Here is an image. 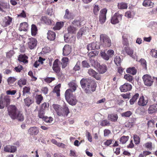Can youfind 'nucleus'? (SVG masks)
<instances>
[{
	"mask_svg": "<svg viewBox=\"0 0 157 157\" xmlns=\"http://www.w3.org/2000/svg\"><path fill=\"white\" fill-rule=\"evenodd\" d=\"M10 99L9 96L6 95L4 97L0 98V109H3L5 105L7 107L8 114L12 120H17L19 121H22L24 116L22 112L15 105H9Z\"/></svg>",
	"mask_w": 157,
	"mask_h": 157,
	"instance_id": "1",
	"label": "nucleus"
},
{
	"mask_svg": "<svg viewBox=\"0 0 157 157\" xmlns=\"http://www.w3.org/2000/svg\"><path fill=\"white\" fill-rule=\"evenodd\" d=\"M82 88H85V92L86 93H91L96 90V84L91 79L88 78H82L80 82Z\"/></svg>",
	"mask_w": 157,
	"mask_h": 157,
	"instance_id": "2",
	"label": "nucleus"
},
{
	"mask_svg": "<svg viewBox=\"0 0 157 157\" xmlns=\"http://www.w3.org/2000/svg\"><path fill=\"white\" fill-rule=\"evenodd\" d=\"M100 45L103 48L110 47L112 44V41L109 37L105 34H101L100 36Z\"/></svg>",
	"mask_w": 157,
	"mask_h": 157,
	"instance_id": "3",
	"label": "nucleus"
},
{
	"mask_svg": "<svg viewBox=\"0 0 157 157\" xmlns=\"http://www.w3.org/2000/svg\"><path fill=\"white\" fill-rule=\"evenodd\" d=\"M65 96L67 101L70 105H73L76 104L77 100L76 97L73 94L71 89H68L66 91Z\"/></svg>",
	"mask_w": 157,
	"mask_h": 157,
	"instance_id": "4",
	"label": "nucleus"
},
{
	"mask_svg": "<svg viewBox=\"0 0 157 157\" xmlns=\"http://www.w3.org/2000/svg\"><path fill=\"white\" fill-rule=\"evenodd\" d=\"M144 83L145 85L147 86H151L153 82V78L150 75L146 74L142 77Z\"/></svg>",
	"mask_w": 157,
	"mask_h": 157,
	"instance_id": "5",
	"label": "nucleus"
},
{
	"mask_svg": "<svg viewBox=\"0 0 157 157\" xmlns=\"http://www.w3.org/2000/svg\"><path fill=\"white\" fill-rule=\"evenodd\" d=\"M107 10L106 8L102 9L101 10L99 15V21L101 24L104 23L106 20V14Z\"/></svg>",
	"mask_w": 157,
	"mask_h": 157,
	"instance_id": "6",
	"label": "nucleus"
},
{
	"mask_svg": "<svg viewBox=\"0 0 157 157\" xmlns=\"http://www.w3.org/2000/svg\"><path fill=\"white\" fill-rule=\"evenodd\" d=\"M122 15L118 13H116L111 17V23L113 24H116L118 23L120 20H121Z\"/></svg>",
	"mask_w": 157,
	"mask_h": 157,
	"instance_id": "7",
	"label": "nucleus"
},
{
	"mask_svg": "<svg viewBox=\"0 0 157 157\" xmlns=\"http://www.w3.org/2000/svg\"><path fill=\"white\" fill-rule=\"evenodd\" d=\"M37 41L35 38L31 37L28 39V47L30 49H34L36 46Z\"/></svg>",
	"mask_w": 157,
	"mask_h": 157,
	"instance_id": "8",
	"label": "nucleus"
},
{
	"mask_svg": "<svg viewBox=\"0 0 157 157\" xmlns=\"http://www.w3.org/2000/svg\"><path fill=\"white\" fill-rule=\"evenodd\" d=\"M59 61L58 59L55 60L53 62L52 68L53 71L56 73H58L60 71V67L59 66Z\"/></svg>",
	"mask_w": 157,
	"mask_h": 157,
	"instance_id": "9",
	"label": "nucleus"
},
{
	"mask_svg": "<svg viewBox=\"0 0 157 157\" xmlns=\"http://www.w3.org/2000/svg\"><path fill=\"white\" fill-rule=\"evenodd\" d=\"M148 102V98L144 97L143 95L140 97L138 102V104L140 106H144L147 105Z\"/></svg>",
	"mask_w": 157,
	"mask_h": 157,
	"instance_id": "10",
	"label": "nucleus"
},
{
	"mask_svg": "<svg viewBox=\"0 0 157 157\" xmlns=\"http://www.w3.org/2000/svg\"><path fill=\"white\" fill-rule=\"evenodd\" d=\"M88 73L90 76L95 78L97 80H100L101 79L99 74L92 69H89L88 70Z\"/></svg>",
	"mask_w": 157,
	"mask_h": 157,
	"instance_id": "11",
	"label": "nucleus"
},
{
	"mask_svg": "<svg viewBox=\"0 0 157 157\" xmlns=\"http://www.w3.org/2000/svg\"><path fill=\"white\" fill-rule=\"evenodd\" d=\"M86 48L89 51L90 50L98 49L100 48V47L98 43L96 42L87 45Z\"/></svg>",
	"mask_w": 157,
	"mask_h": 157,
	"instance_id": "12",
	"label": "nucleus"
},
{
	"mask_svg": "<svg viewBox=\"0 0 157 157\" xmlns=\"http://www.w3.org/2000/svg\"><path fill=\"white\" fill-rule=\"evenodd\" d=\"M12 20V18L9 16L5 17L2 23V25L4 27L8 26L11 23Z\"/></svg>",
	"mask_w": 157,
	"mask_h": 157,
	"instance_id": "13",
	"label": "nucleus"
},
{
	"mask_svg": "<svg viewBox=\"0 0 157 157\" xmlns=\"http://www.w3.org/2000/svg\"><path fill=\"white\" fill-rule=\"evenodd\" d=\"M28 132L30 135H36L39 132V130L37 127H32L29 129Z\"/></svg>",
	"mask_w": 157,
	"mask_h": 157,
	"instance_id": "14",
	"label": "nucleus"
},
{
	"mask_svg": "<svg viewBox=\"0 0 157 157\" xmlns=\"http://www.w3.org/2000/svg\"><path fill=\"white\" fill-rule=\"evenodd\" d=\"M17 147L16 146L10 145H7L4 147V151L7 152L14 153L17 151Z\"/></svg>",
	"mask_w": 157,
	"mask_h": 157,
	"instance_id": "15",
	"label": "nucleus"
},
{
	"mask_svg": "<svg viewBox=\"0 0 157 157\" xmlns=\"http://www.w3.org/2000/svg\"><path fill=\"white\" fill-rule=\"evenodd\" d=\"M71 51V48L68 44H66L63 48V55L67 56L69 55Z\"/></svg>",
	"mask_w": 157,
	"mask_h": 157,
	"instance_id": "16",
	"label": "nucleus"
},
{
	"mask_svg": "<svg viewBox=\"0 0 157 157\" xmlns=\"http://www.w3.org/2000/svg\"><path fill=\"white\" fill-rule=\"evenodd\" d=\"M40 20L42 23H44L47 25H51L52 24L53 21L51 19H49L48 17L46 16H42Z\"/></svg>",
	"mask_w": 157,
	"mask_h": 157,
	"instance_id": "17",
	"label": "nucleus"
},
{
	"mask_svg": "<svg viewBox=\"0 0 157 157\" xmlns=\"http://www.w3.org/2000/svg\"><path fill=\"white\" fill-rule=\"evenodd\" d=\"M53 108L57 113V114L59 116H64V113L63 108L60 107V106L56 105L53 106Z\"/></svg>",
	"mask_w": 157,
	"mask_h": 157,
	"instance_id": "18",
	"label": "nucleus"
},
{
	"mask_svg": "<svg viewBox=\"0 0 157 157\" xmlns=\"http://www.w3.org/2000/svg\"><path fill=\"white\" fill-rule=\"evenodd\" d=\"M28 57L25 54H20L19 55L18 60L19 61L22 62L24 64H27L28 63Z\"/></svg>",
	"mask_w": 157,
	"mask_h": 157,
	"instance_id": "19",
	"label": "nucleus"
},
{
	"mask_svg": "<svg viewBox=\"0 0 157 157\" xmlns=\"http://www.w3.org/2000/svg\"><path fill=\"white\" fill-rule=\"evenodd\" d=\"M56 33L52 31L48 30L47 33V38L50 40L53 41L55 40L56 38Z\"/></svg>",
	"mask_w": 157,
	"mask_h": 157,
	"instance_id": "20",
	"label": "nucleus"
},
{
	"mask_svg": "<svg viewBox=\"0 0 157 157\" xmlns=\"http://www.w3.org/2000/svg\"><path fill=\"white\" fill-rule=\"evenodd\" d=\"M157 112V104L151 105L148 109V112L149 113H153Z\"/></svg>",
	"mask_w": 157,
	"mask_h": 157,
	"instance_id": "21",
	"label": "nucleus"
},
{
	"mask_svg": "<svg viewBox=\"0 0 157 157\" xmlns=\"http://www.w3.org/2000/svg\"><path fill=\"white\" fill-rule=\"evenodd\" d=\"M118 118V116L116 114H111L108 115V119L109 120L112 122H116Z\"/></svg>",
	"mask_w": 157,
	"mask_h": 157,
	"instance_id": "22",
	"label": "nucleus"
},
{
	"mask_svg": "<svg viewBox=\"0 0 157 157\" xmlns=\"http://www.w3.org/2000/svg\"><path fill=\"white\" fill-rule=\"evenodd\" d=\"M63 17L65 19H72L73 15L72 13L70 12L68 9H67L65 10V13Z\"/></svg>",
	"mask_w": 157,
	"mask_h": 157,
	"instance_id": "23",
	"label": "nucleus"
},
{
	"mask_svg": "<svg viewBox=\"0 0 157 157\" xmlns=\"http://www.w3.org/2000/svg\"><path fill=\"white\" fill-rule=\"evenodd\" d=\"M28 24L26 22L21 23L20 24V26L19 27V29L20 31H26L27 29Z\"/></svg>",
	"mask_w": 157,
	"mask_h": 157,
	"instance_id": "24",
	"label": "nucleus"
},
{
	"mask_svg": "<svg viewBox=\"0 0 157 157\" xmlns=\"http://www.w3.org/2000/svg\"><path fill=\"white\" fill-rule=\"evenodd\" d=\"M127 37V34H124L122 38L123 40L122 43L124 45L126 46L124 47V51L126 52L128 54V47L127 46V45L128 44V39Z\"/></svg>",
	"mask_w": 157,
	"mask_h": 157,
	"instance_id": "25",
	"label": "nucleus"
},
{
	"mask_svg": "<svg viewBox=\"0 0 157 157\" xmlns=\"http://www.w3.org/2000/svg\"><path fill=\"white\" fill-rule=\"evenodd\" d=\"M24 100L25 105L28 107H29L33 102L32 98L29 97H27Z\"/></svg>",
	"mask_w": 157,
	"mask_h": 157,
	"instance_id": "26",
	"label": "nucleus"
},
{
	"mask_svg": "<svg viewBox=\"0 0 157 157\" xmlns=\"http://www.w3.org/2000/svg\"><path fill=\"white\" fill-rule=\"evenodd\" d=\"M64 25V23L63 22H58L56 23V25L53 27V29L54 30H59Z\"/></svg>",
	"mask_w": 157,
	"mask_h": 157,
	"instance_id": "27",
	"label": "nucleus"
},
{
	"mask_svg": "<svg viewBox=\"0 0 157 157\" xmlns=\"http://www.w3.org/2000/svg\"><path fill=\"white\" fill-rule=\"evenodd\" d=\"M128 55H129L133 59H136V61H138L137 58V56L136 54V53L134 54L133 50L132 49L129 48L128 49Z\"/></svg>",
	"mask_w": 157,
	"mask_h": 157,
	"instance_id": "28",
	"label": "nucleus"
},
{
	"mask_svg": "<svg viewBox=\"0 0 157 157\" xmlns=\"http://www.w3.org/2000/svg\"><path fill=\"white\" fill-rule=\"evenodd\" d=\"M139 96V94L138 93H136L134 95L129 101L130 104L131 105H133L138 98Z\"/></svg>",
	"mask_w": 157,
	"mask_h": 157,
	"instance_id": "29",
	"label": "nucleus"
},
{
	"mask_svg": "<svg viewBox=\"0 0 157 157\" xmlns=\"http://www.w3.org/2000/svg\"><path fill=\"white\" fill-rule=\"evenodd\" d=\"M98 70L100 73L103 74L106 71L107 67L105 65H99Z\"/></svg>",
	"mask_w": 157,
	"mask_h": 157,
	"instance_id": "30",
	"label": "nucleus"
},
{
	"mask_svg": "<svg viewBox=\"0 0 157 157\" xmlns=\"http://www.w3.org/2000/svg\"><path fill=\"white\" fill-rule=\"evenodd\" d=\"M30 88L29 87L25 86L23 89V96H27V94H30L31 93L30 92Z\"/></svg>",
	"mask_w": 157,
	"mask_h": 157,
	"instance_id": "31",
	"label": "nucleus"
},
{
	"mask_svg": "<svg viewBox=\"0 0 157 157\" xmlns=\"http://www.w3.org/2000/svg\"><path fill=\"white\" fill-rule=\"evenodd\" d=\"M154 5V3L151 2V0H144L143 3V6L145 7H152Z\"/></svg>",
	"mask_w": 157,
	"mask_h": 157,
	"instance_id": "32",
	"label": "nucleus"
},
{
	"mask_svg": "<svg viewBox=\"0 0 157 157\" xmlns=\"http://www.w3.org/2000/svg\"><path fill=\"white\" fill-rule=\"evenodd\" d=\"M61 61L62 67L63 68H64L67 66L68 61V59L67 57H63Z\"/></svg>",
	"mask_w": 157,
	"mask_h": 157,
	"instance_id": "33",
	"label": "nucleus"
},
{
	"mask_svg": "<svg viewBox=\"0 0 157 157\" xmlns=\"http://www.w3.org/2000/svg\"><path fill=\"white\" fill-rule=\"evenodd\" d=\"M31 34L33 36H35L37 34V28L36 25L33 24L31 25Z\"/></svg>",
	"mask_w": 157,
	"mask_h": 157,
	"instance_id": "34",
	"label": "nucleus"
},
{
	"mask_svg": "<svg viewBox=\"0 0 157 157\" xmlns=\"http://www.w3.org/2000/svg\"><path fill=\"white\" fill-rule=\"evenodd\" d=\"M76 30L75 28L71 25L69 26L67 28L68 33L71 34L75 33Z\"/></svg>",
	"mask_w": 157,
	"mask_h": 157,
	"instance_id": "35",
	"label": "nucleus"
},
{
	"mask_svg": "<svg viewBox=\"0 0 157 157\" xmlns=\"http://www.w3.org/2000/svg\"><path fill=\"white\" fill-rule=\"evenodd\" d=\"M43 97L41 94L36 95L35 97L36 102L38 105H39L43 100Z\"/></svg>",
	"mask_w": 157,
	"mask_h": 157,
	"instance_id": "36",
	"label": "nucleus"
},
{
	"mask_svg": "<svg viewBox=\"0 0 157 157\" xmlns=\"http://www.w3.org/2000/svg\"><path fill=\"white\" fill-rule=\"evenodd\" d=\"M137 72V70L135 67H130L128 68V73L132 75H135Z\"/></svg>",
	"mask_w": 157,
	"mask_h": 157,
	"instance_id": "37",
	"label": "nucleus"
},
{
	"mask_svg": "<svg viewBox=\"0 0 157 157\" xmlns=\"http://www.w3.org/2000/svg\"><path fill=\"white\" fill-rule=\"evenodd\" d=\"M98 53V52L96 50L92 51L89 52L88 55L90 58H94V57L97 56Z\"/></svg>",
	"mask_w": 157,
	"mask_h": 157,
	"instance_id": "38",
	"label": "nucleus"
},
{
	"mask_svg": "<svg viewBox=\"0 0 157 157\" xmlns=\"http://www.w3.org/2000/svg\"><path fill=\"white\" fill-rule=\"evenodd\" d=\"M100 9V8L98 5L94 4L93 6V9L94 14L95 15H98Z\"/></svg>",
	"mask_w": 157,
	"mask_h": 157,
	"instance_id": "39",
	"label": "nucleus"
},
{
	"mask_svg": "<svg viewBox=\"0 0 157 157\" xmlns=\"http://www.w3.org/2000/svg\"><path fill=\"white\" fill-rule=\"evenodd\" d=\"M114 61L117 66H120L121 65V59L119 56H116L114 59Z\"/></svg>",
	"mask_w": 157,
	"mask_h": 157,
	"instance_id": "40",
	"label": "nucleus"
},
{
	"mask_svg": "<svg viewBox=\"0 0 157 157\" xmlns=\"http://www.w3.org/2000/svg\"><path fill=\"white\" fill-rule=\"evenodd\" d=\"M60 86L59 85H57L55 86L53 89V92L56 93L58 97L60 95Z\"/></svg>",
	"mask_w": 157,
	"mask_h": 157,
	"instance_id": "41",
	"label": "nucleus"
},
{
	"mask_svg": "<svg viewBox=\"0 0 157 157\" xmlns=\"http://www.w3.org/2000/svg\"><path fill=\"white\" fill-rule=\"evenodd\" d=\"M81 20L75 19L72 22V24L75 26L80 27L81 25Z\"/></svg>",
	"mask_w": 157,
	"mask_h": 157,
	"instance_id": "42",
	"label": "nucleus"
},
{
	"mask_svg": "<svg viewBox=\"0 0 157 157\" xmlns=\"http://www.w3.org/2000/svg\"><path fill=\"white\" fill-rule=\"evenodd\" d=\"M117 6L118 8L121 9H126L127 7V4L123 2L118 3Z\"/></svg>",
	"mask_w": 157,
	"mask_h": 157,
	"instance_id": "43",
	"label": "nucleus"
},
{
	"mask_svg": "<svg viewBox=\"0 0 157 157\" xmlns=\"http://www.w3.org/2000/svg\"><path fill=\"white\" fill-rule=\"evenodd\" d=\"M26 80L24 78H21L18 80L17 84L19 86L21 87L22 85H26Z\"/></svg>",
	"mask_w": 157,
	"mask_h": 157,
	"instance_id": "44",
	"label": "nucleus"
},
{
	"mask_svg": "<svg viewBox=\"0 0 157 157\" xmlns=\"http://www.w3.org/2000/svg\"><path fill=\"white\" fill-rule=\"evenodd\" d=\"M120 89L122 92H125L128 90V83H125L120 87Z\"/></svg>",
	"mask_w": 157,
	"mask_h": 157,
	"instance_id": "45",
	"label": "nucleus"
},
{
	"mask_svg": "<svg viewBox=\"0 0 157 157\" xmlns=\"http://www.w3.org/2000/svg\"><path fill=\"white\" fill-rule=\"evenodd\" d=\"M17 79V78L14 77H10L8 78L7 81L8 84L10 85L13 83Z\"/></svg>",
	"mask_w": 157,
	"mask_h": 157,
	"instance_id": "46",
	"label": "nucleus"
},
{
	"mask_svg": "<svg viewBox=\"0 0 157 157\" xmlns=\"http://www.w3.org/2000/svg\"><path fill=\"white\" fill-rule=\"evenodd\" d=\"M68 85L72 89H71V90L72 92L76 90V84L75 82H71L68 83Z\"/></svg>",
	"mask_w": 157,
	"mask_h": 157,
	"instance_id": "47",
	"label": "nucleus"
},
{
	"mask_svg": "<svg viewBox=\"0 0 157 157\" xmlns=\"http://www.w3.org/2000/svg\"><path fill=\"white\" fill-rule=\"evenodd\" d=\"M56 78L54 77H46L44 78V81L48 83H50L52 81L55 80Z\"/></svg>",
	"mask_w": 157,
	"mask_h": 157,
	"instance_id": "48",
	"label": "nucleus"
},
{
	"mask_svg": "<svg viewBox=\"0 0 157 157\" xmlns=\"http://www.w3.org/2000/svg\"><path fill=\"white\" fill-rule=\"evenodd\" d=\"M49 106V104L48 103L44 102L41 105V110L43 111L48 109Z\"/></svg>",
	"mask_w": 157,
	"mask_h": 157,
	"instance_id": "49",
	"label": "nucleus"
},
{
	"mask_svg": "<svg viewBox=\"0 0 157 157\" xmlns=\"http://www.w3.org/2000/svg\"><path fill=\"white\" fill-rule=\"evenodd\" d=\"M100 55L102 57L106 60H108L110 58L107 53L105 52H101L100 53Z\"/></svg>",
	"mask_w": 157,
	"mask_h": 157,
	"instance_id": "50",
	"label": "nucleus"
},
{
	"mask_svg": "<svg viewBox=\"0 0 157 157\" xmlns=\"http://www.w3.org/2000/svg\"><path fill=\"white\" fill-rule=\"evenodd\" d=\"M110 124L109 122L107 120H102L100 123V125L102 126H109Z\"/></svg>",
	"mask_w": 157,
	"mask_h": 157,
	"instance_id": "51",
	"label": "nucleus"
},
{
	"mask_svg": "<svg viewBox=\"0 0 157 157\" xmlns=\"http://www.w3.org/2000/svg\"><path fill=\"white\" fill-rule=\"evenodd\" d=\"M80 62L79 61H78L76 63L75 67H74L73 70L76 71H78L80 69Z\"/></svg>",
	"mask_w": 157,
	"mask_h": 157,
	"instance_id": "52",
	"label": "nucleus"
},
{
	"mask_svg": "<svg viewBox=\"0 0 157 157\" xmlns=\"http://www.w3.org/2000/svg\"><path fill=\"white\" fill-rule=\"evenodd\" d=\"M45 112L43 110H40L38 113V116L40 118L42 119L43 120L45 118Z\"/></svg>",
	"mask_w": 157,
	"mask_h": 157,
	"instance_id": "53",
	"label": "nucleus"
},
{
	"mask_svg": "<svg viewBox=\"0 0 157 157\" xmlns=\"http://www.w3.org/2000/svg\"><path fill=\"white\" fill-rule=\"evenodd\" d=\"M63 108L64 113V116H67L70 113L69 109L66 105L63 106Z\"/></svg>",
	"mask_w": 157,
	"mask_h": 157,
	"instance_id": "54",
	"label": "nucleus"
},
{
	"mask_svg": "<svg viewBox=\"0 0 157 157\" xmlns=\"http://www.w3.org/2000/svg\"><path fill=\"white\" fill-rule=\"evenodd\" d=\"M15 52L13 50H10L8 52L6 53V57L7 58H11L15 54Z\"/></svg>",
	"mask_w": 157,
	"mask_h": 157,
	"instance_id": "55",
	"label": "nucleus"
},
{
	"mask_svg": "<svg viewBox=\"0 0 157 157\" xmlns=\"http://www.w3.org/2000/svg\"><path fill=\"white\" fill-rule=\"evenodd\" d=\"M139 62L142 66L143 67L145 70L147 69V67L146 61L144 59L142 58L140 60Z\"/></svg>",
	"mask_w": 157,
	"mask_h": 157,
	"instance_id": "56",
	"label": "nucleus"
},
{
	"mask_svg": "<svg viewBox=\"0 0 157 157\" xmlns=\"http://www.w3.org/2000/svg\"><path fill=\"white\" fill-rule=\"evenodd\" d=\"M85 31L84 29L82 28L79 31L77 34V37L78 38H80L84 34Z\"/></svg>",
	"mask_w": 157,
	"mask_h": 157,
	"instance_id": "57",
	"label": "nucleus"
},
{
	"mask_svg": "<svg viewBox=\"0 0 157 157\" xmlns=\"http://www.w3.org/2000/svg\"><path fill=\"white\" fill-rule=\"evenodd\" d=\"M133 139L136 144H138L140 143V138L137 135H134L133 136Z\"/></svg>",
	"mask_w": 157,
	"mask_h": 157,
	"instance_id": "58",
	"label": "nucleus"
},
{
	"mask_svg": "<svg viewBox=\"0 0 157 157\" xmlns=\"http://www.w3.org/2000/svg\"><path fill=\"white\" fill-rule=\"evenodd\" d=\"M82 67L84 68H88L90 67L89 63L86 60L83 61L82 62Z\"/></svg>",
	"mask_w": 157,
	"mask_h": 157,
	"instance_id": "59",
	"label": "nucleus"
},
{
	"mask_svg": "<svg viewBox=\"0 0 157 157\" xmlns=\"http://www.w3.org/2000/svg\"><path fill=\"white\" fill-rule=\"evenodd\" d=\"M43 120L46 122L50 123L53 121V118L52 117L45 116Z\"/></svg>",
	"mask_w": 157,
	"mask_h": 157,
	"instance_id": "60",
	"label": "nucleus"
},
{
	"mask_svg": "<svg viewBox=\"0 0 157 157\" xmlns=\"http://www.w3.org/2000/svg\"><path fill=\"white\" fill-rule=\"evenodd\" d=\"M107 53L108 56H109L110 58L112 57L114 54V51L112 49H109L107 52Z\"/></svg>",
	"mask_w": 157,
	"mask_h": 157,
	"instance_id": "61",
	"label": "nucleus"
},
{
	"mask_svg": "<svg viewBox=\"0 0 157 157\" xmlns=\"http://www.w3.org/2000/svg\"><path fill=\"white\" fill-rule=\"evenodd\" d=\"M127 136H122L120 139V142L122 144L125 143L127 140Z\"/></svg>",
	"mask_w": 157,
	"mask_h": 157,
	"instance_id": "62",
	"label": "nucleus"
},
{
	"mask_svg": "<svg viewBox=\"0 0 157 157\" xmlns=\"http://www.w3.org/2000/svg\"><path fill=\"white\" fill-rule=\"evenodd\" d=\"M151 55L155 58H157V51L155 49L152 50L150 53Z\"/></svg>",
	"mask_w": 157,
	"mask_h": 157,
	"instance_id": "63",
	"label": "nucleus"
},
{
	"mask_svg": "<svg viewBox=\"0 0 157 157\" xmlns=\"http://www.w3.org/2000/svg\"><path fill=\"white\" fill-rule=\"evenodd\" d=\"M16 92L17 91L15 90H7L6 93L7 95H13L16 94Z\"/></svg>",
	"mask_w": 157,
	"mask_h": 157,
	"instance_id": "64",
	"label": "nucleus"
}]
</instances>
